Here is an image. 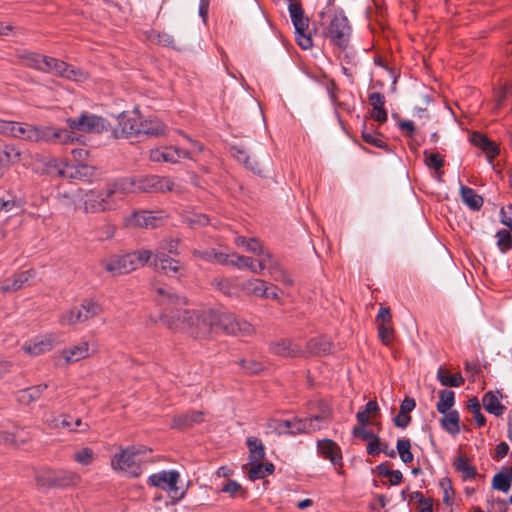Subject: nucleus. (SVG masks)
Listing matches in <instances>:
<instances>
[{
    "mask_svg": "<svg viewBox=\"0 0 512 512\" xmlns=\"http://www.w3.org/2000/svg\"><path fill=\"white\" fill-rule=\"evenodd\" d=\"M77 197L85 213H99L115 208V201L108 196L107 189L79 191Z\"/></svg>",
    "mask_w": 512,
    "mask_h": 512,
    "instance_id": "0eeeda50",
    "label": "nucleus"
},
{
    "mask_svg": "<svg viewBox=\"0 0 512 512\" xmlns=\"http://www.w3.org/2000/svg\"><path fill=\"white\" fill-rule=\"evenodd\" d=\"M492 488L504 493H507L510 490L511 483L503 471L494 475L492 479Z\"/></svg>",
    "mask_w": 512,
    "mask_h": 512,
    "instance_id": "49530a36",
    "label": "nucleus"
},
{
    "mask_svg": "<svg viewBox=\"0 0 512 512\" xmlns=\"http://www.w3.org/2000/svg\"><path fill=\"white\" fill-rule=\"evenodd\" d=\"M166 125L157 118L144 119L141 127V134L152 137H160L166 135Z\"/></svg>",
    "mask_w": 512,
    "mask_h": 512,
    "instance_id": "a878e982",
    "label": "nucleus"
},
{
    "mask_svg": "<svg viewBox=\"0 0 512 512\" xmlns=\"http://www.w3.org/2000/svg\"><path fill=\"white\" fill-rule=\"evenodd\" d=\"M482 403L486 411L495 416H501L505 411V406L500 403L499 398L492 391L484 394Z\"/></svg>",
    "mask_w": 512,
    "mask_h": 512,
    "instance_id": "f704fd0d",
    "label": "nucleus"
},
{
    "mask_svg": "<svg viewBox=\"0 0 512 512\" xmlns=\"http://www.w3.org/2000/svg\"><path fill=\"white\" fill-rule=\"evenodd\" d=\"M16 124L17 122L15 121L0 119V134L13 137Z\"/></svg>",
    "mask_w": 512,
    "mask_h": 512,
    "instance_id": "338daca9",
    "label": "nucleus"
},
{
    "mask_svg": "<svg viewBox=\"0 0 512 512\" xmlns=\"http://www.w3.org/2000/svg\"><path fill=\"white\" fill-rule=\"evenodd\" d=\"M66 122L70 129L87 133H101L108 130L109 126L106 119L88 112L78 118H68Z\"/></svg>",
    "mask_w": 512,
    "mask_h": 512,
    "instance_id": "1a4fd4ad",
    "label": "nucleus"
},
{
    "mask_svg": "<svg viewBox=\"0 0 512 512\" xmlns=\"http://www.w3.org/2000/svg\"><path fill=\"white\" fill-rule=\"evenodd\" d=\"M102 312L103 308L98 301L93 298L84 299L80 305L74 306L64 312L59 318V323L62 326L84 323L100 315Z\"/></svg>",
    "mask_w": 512,
    "mask_h": 512,
    "instance_id": "39448f33",
    "label": "nucleus"
},
{
    "mask_svg": "<svg viewBox=\"0 0 512 512\" xmlns=\"http://www.w3.org/2000/svg\"><path fill=\"white\" fill-rule=\"evenodd\" d=\"M501 223L512 231V206L502 207L500 211Z\"/></svg>",
    "mask_w": 512,
    "mask_h": 512,
    "instance_id": "69168bd1",
    "label": "nucleus"
},
{
    "mask_svg": "<svg viewBox=\"0 0 512 512\" xmlns=\"http://www.w3.org/2000/svg\"><path fill=\"white\" fill-rule=\"evenodd\" d=\"M151 452L143 446L128 447L115 454L111 460V465L115 470L128 473L133 477H138L141 473V462L144 461V455Z\"/></svg>",
    "mask_w": 512,
    "mask_h": 512,
    "instance_id": "20e7f679",
    "label": "nucleus"
},
{
    "mask_svg": "<svg viewBox=\"0 0 512 512\" xmlns=\"http://www.w3.org/2000/svg\"><path fill=\"white\" fill-rule=\"evenodd\" d=\"M191 253L194 258L203 260L208 263L217 262L223 265H227L229 263L228 253L218 252L213 248H207L204 250L192 249Z\"/></svg>",
    "mask_w": 512,
    "mask_h": 512,
    "instance_id": "412c9836",
    "label": "nucleus"
},
{
    "mask_svg": "<svg viewBox=\"0 0 512 512\" xmlns=\"http://www.w3.org/2000/svg\"><path fill=\"white\" fill-rule=\"evenodd\" d=\"M212 285L224 294L229 295L232 293L231 283L226 278H216L213 280Z\"/></svg>",
    "mask_w": 512,
    "mask_h": 512,
    "instance_id": "0e129e2a",
    "label": "nucleus"
},
{
    "mask_svg": "<svg viewBox=\"0 0 512 512\" xmlns=\"http://www.w3.org/2000/svg\"><path fill=\"white\" fill-rule=\"evenodd\" d=\"M152 257L154 258V267L157 271L170 277L181 275L182 265L178 260L169 257L163 252L152 253Z\"/></svg>",
    "mask_w": 512,
    "mask_h": 512,
    "instance_id": "ddd939ff",
    "label": "nucleus"
},
{
    "mask_svg": "<svg viewBox=\"0 0 512 512\" xmlns=\"http://www.w3.org/2000/svg\"><path fill=\"white\" fill-rule=\"evenodd\" d=\"M351 28L348 19L343 14H336L328 25L325 35L341 49L347 47Z\"/></svg>",
    "mask_w": 512,
    "mask_h": 512,
    "instance_id": "9d476101",
    "label": "nucleus"
},
{
    "mask_svg": "<svg viewBox=\"0 0 512 512\" xmlns=\"http://www.w3.org/2000/svg\"><path fill=\"white\" fill-rule=\"evenodd\" d=\"M245 249L250 253L258 255L260 258H262L265 253H270L264 249L261 242L256 238H250Z\"/></svg>",
    "mask_w": 512,
    "mask_h": 512,
    "instance_id": "603ef678",
    "label": "nucleus"
},
{
    "mask_svg": "<svg viewBox=\"0 0 512 512\" xmlns=\"http://www.w3.org/2000/svg\"><path fill=\"white\" fill-rule=\"evenodd\" d=\"M250 464L251 467L249 468L247 475L252 481L263 479L271 475L275 470L274 464L270 462L261 463V461H259Z\"/></svg>",
    "mask_w": 512,
    "mask_h": 512,
    "instance_id": "c756f323",
    "label": "nucleus"
},
{
    "mask_svg": "<svg viewBox=\"0 0 512 512\" xmlns=\"http://www.w3.org/2000/svg\"><path fill=\"white\" fill-rule=\"evenodd\" d=\"M314 417L286 421L285 426L291 428L293 433H312L323 428V425H314Z\"/></svg>",
    "mask_w": 512,
    "mask_h": 512,
    "instance_id": "393cba45",
    "label": "nucleus"
},
{
    "mask_svg": "<svg viewBox=\"0 0 512 512\" xmlns=\"http://www.w3.org/2000/svg\"><path fill=\"white\" fill-rule=\"evenodd\" d=\"M202 421L203 413L200 411H192L175 416L172 420L171 427L176 429H186L194 424L201 423Z\"/></svg>",
    "mask_w": 512,
    "mask_h": 512,
    "instance_id": "b1692460",
    "label": "nucleus"
},
{
    "mask_svg": "<svg viewBox=\"0 0 512 512\" xmlns=\"http://www.w3.org/2000/svg\"><path fill=\"white\" fill-rule=\"evenodd\" d=\"M190 157V152L173 146L160 147L150 150V159L153 162L178 163L181 159Z\"/></svg>",
    "mask_w": 512,
    "mask_h": 512,
    "instance_id": "f8f14e48",
    "label": "nucleus"
},
{
    "mask_svg": "<svg viewBox=\"0 0 512 512\" xmlns=\"http://www.w3.org/2000/svg\"><path fill=\"white\" fill-rule=\"evenodd\" d=\"M5 155L6 163H16L21 159V152L13 146H7L4 151H1Z\"/></svg>",
    "mask_w": 512,
    "mask_h": 512,
    "instance_id": "e2e57ef3",
    "label": "nucleus"
},
{
    "mask_svg": "<svg viewBox=\"0 0 512 512\" xmlns=\"http://www.w3.org/2000/svg\"><path fill=\"white\" fill-rule=\"evenodd\" d=\"M250 463L262 461L265 458V448L262 441L257 437L247 438Z\"/></svg>",
    "mask_w": 512,
    "mask_h": 512,
    "instance_id": "72a5a7b5",
    "label": "nucleus"
},
{
    "mask_svg": "<svg viewBox=\"0 0 512 512\" xmlns=\"http://www.w3.org/2000/svg\"><path fill=\"white\" fill-rule=\"evenodd\" d=\"M289 14L295 28V32H306L309 26V18L304 15L300 3H290Z\"/></svg>",
    "mask_w": 512,
    "mask_h": 512,
    "instance_id": "4be33fe9",
    "label": "nucleus"
},
{
    "mask_svg": "<svg viewBox=\"0 0 512 512\" xmlns=\"http://www.w3.org/2000/svg\"><path fill=\"white\" fill-rule=\"evenodd\" d=\"M368 101H369V104L373 108H377V107L380 108V107H384V105H385V97L380 92H373V93H371L368 96Z\"/></svg>",
    "mask_w": 512,
    "mask_h": 512,
    "instance_id": "774afa93",
    "label": "nucleus"
},
{
    "mask_svg": "<svg viewBox=\"0 0 512 512\" xmlns=\"http://www.w3.org/2000/svg\"><path fill=\"white\" fill-rule=\"evenodd\" d=\"M440 486L443 489V501L446 504H450L452 501V498L454 496V491L452 488L451 481L449 479L445 478L440 482Z\"/></svg>",
    "mask_w": 512,
    "mask_h": 512,
    "instance_id": "680f3d73",
    "label": "nucleus"
},
{
    "mask_svg": "<svg viewBox=\"0 0 512 512\" xmlns=\"http://www.w3.org/2000/svg\"><path fill=\"white\" fill-rule=\"evenodd\" d=\"M379 412V406L376 401L370 400L364 410L358 411L356 414L357 421L360 425L366 426L369 423V419L374 418Z\"/></svg>",
    "mask_w": 512,
    "mask_h": 512,
    "instance_id": "79ce46f5",
    "label": "nucleus"
},
{
    "mask_svg": "<svg viewBox=\"0 0 512 512\" xmlns=\"http://www.w3.org/2000/svg\"><path fill=\"white\" fill-rule=\"evenodd\" d=\"M47 388V384H38L19 390L17 392V400L20 404L30 405L31 403L39 400Z\"/></svg>",
    "mask_w": 512,
    "mask_h": 512,
    "instance_id": "5701e85b",
    "label": "nucleus"
},
{
    "mask_svg": "<svg viewBox=\"0 0 512 512\" xmlns=\"http://www.w3.org/2000/svg\"><path fill=\"white\" fill-rule=\"evenodd\" d=\"M186 222L192 228L197 226H205L209 223V219L204 214H193L186 217Z\"/></svg>",
    "mask_w": 512,
    "mask_h": 512,
    "instance_id": "13d9d810",
    "label": "nucleus"
},
{
    "mask_svg": "<svg viewBox=\"0 0 512 512\" xmlns=\"http://www.w3.org/2000/svg\"><path fill=\"white\" fill-rule=\"evenodd\" d=\"M241 290L248 296L262 297L266 292V282L260 279H250L242 283Z\"/></svg>",
    "mask_w": 512,
    "mask_h": 512,
    "instance_id": "c9c22d12",
    "label": "nucleus"
},
{
    "mask_svg": "<svg viewBox=\"0 0 512 512\" xmlns=\"http://www.w3.org/2000/svg\"><path fill=\"white\" fill-rule=\"evenodd\" d=\"M318 453L329 460L332 465H340L342 452L339 445L331 439H323L317 443Z\"/></svg>",
    "mask_w": 512,
    "mask_h": 512,
    "instance_id": "a211bd4d",
    "label": "nucleus"
},
{
    "mask_svg": "<svg viewBox=\"0 0 512 512\" xmlns=\"http://www.w3.org/2000/svg\"><path fill=\"white\" fill-rule=\"evenodd\" d=\"M106 189L108 196L114 199L115 203L126 194L138 192L136 180L132 178L119 179L109 184Z\"/></svg>",
    "mask_w": 512,
    "mask_h": 512,
    "instance_id": "2eb2a0df",
    "label": "nucleus"
},
{
    "mask_svg": "<svg viewBox=\"0 0 512 512\" xmlns=\"http://www.w3.org/2000/svg\"><path fill=\"white\" fill-rule=\"evenodd\" d=\"M155 293H156V301L160 305H165V304L185 305L187 303V301L184 297H180V296L176 295L169 288L156 287Z\"/></svg>",
    "mask_w": 512,
    "mask_h": 512,
    "instance_id": "c85d7f7f",
    "label": "nucleus"
},
{
    "mask_svg": "<svg viewBox=\"0 0 512 512\" xmlns=\"http://www.w3.org/2000/svg\"><path fill=\"white\" fill-rule=\"evenodd\" d=\"M397 452L404 463H411L414 459L411 444L408 439H399L396 444Z\"/></svg>",
    "mask_w": 512,
    "mask_h": 512,
    "instance_id": "a18cd8bd",
    "label": "nucleus"
},
{
    "mask_svg": "<svg viewBox=\"0 0 512 512\" xmlns=\"http://www.w3.org/2000/svg\"><path fill=\"white\" fill-rule=\"evenodd\" d=\"M152 258V251L140 249L126 254H113L100 260V266L110 275L130 273L146 265Z\"/></svg>",
    "mask_w": 512,
    "mask_h": 512,
    "instance_id": "7ed1b4c3",
    "label": "nucleus"
},
{
    "mask_svg": "<svg viewBox=\"0 0 512 512\" xmlns=\"http://www.w3.org/2000/svg\"><path fill=\"white\" fill-rule=\"evenodd\" d=\"M35 276V271L30 269L13 275L2 281L0 290L3 293L15 292L22 288Z\"/></svg>",
    "mask_w": 512,
    "mask_h": 512,
    "instance_id": "6ab92c4d",
    "label": "nucleus"
},
{
    "mask_svg": "<svg viewBox=\"0 0 512 512\" xmlns=\"http://www.w3.org/2000/svg\"><path fill=\"white\" fill-rule=\"evenodd\" d=\"M461 199L472 210H479L483 205V198L472 188L462 185L460 187Z\"/></svg>",
    "mask_w": 512,
    "mask_h": 512,
    "instance_id": "473e14b6",
    "label": "nucleus"
},
{
    "mask_svg": "<svg viewBox=\"0 0 512 512\" xmlns=\"http://www.w3.org/2000/svg\"><path fill=\"white\" fill-rule=\"evenodd\" d=\"M241 368L249 374H256L260 372L263 369V366L261 363L255 361V360H246L242 359L239 362Z\"/></svg>",
    "mask_w": 512,
    "mask_h": 512,
    "instance_id": "6e6d98bb",
    "label": "nucleus"
},
{
    "mask_svg": "<svg viewBox=\"0 0 512 512\" xmlns=\"http://www.w3.org/2000/svg\"><path fill=\"white\" fill-rule=\"evenodd\" d=\"M233 156L237 159L238 162L244 164L248 169L255 173H260L261 169L259 163L252 159L245 150L239 147L232 148Z\"/></svg>",
    "mask_w": 512,
    "mask_h": 512,
    "instance_id": "ea45409f",
    "label": "nucleus"
},
{
    "mask_svg": "<svg viewBox=\"0 0 512 512\" xmlns=\"http://www.w3.org/2000/svg\"><path fill=\"white\" fill-rule=\"evenodd\" d=\"M61 354L67 363L77 362L89 355V344L88 342H81L71 348L64 349Z\"/></svg>",
    "mask_w": 512,
    "mask_h": 512,
    "instance_id": "bb28decb",
    "label": "nucleus"
},
{
    "mask_svg": "<svg viewBox=\"0 0 512 512\" xmlns=\"http://www.w3.org/2000/svg\"><path fill=\"white\" fill-rule=\"evenodd\" d=\"M148 39L153 42L163 46H172L173 38L170 34L166 32H158V31H150L148 34Z\"/></svg>",
    "mask_w": 512,
    "mask_h": 512,
    "instance_id": "de8ad7c7",
    "label": "nucleus"
},
{
    "mask_svg": "<svg viewBox=\"0 0 512 512\" xmlns=\"http://www.w3.org/2000/svg\"><path fill=\"white\" fill-rule=\"evenodd\" d=\"M161 320L171 330H182L195 338H205L213 330L239 337H250L255 328L244 319L231 313H218L213 310H172L161 314Z\"/></svg>",
    "mask_w": 512,
    "mask_h": 512,
    "instance_id": "f257e3e1",
    "label": "nucleus"
},
{
    "mask_svg": "<svg viewBox=\"0 0 512 512\" xmlns=\"http://www.w3.org/2000/svg\"><path fill=\"white\" fill-rule=\"evenodd\" d=\"M116 228L114 225L110 223H105L102 227H100L97 233V239L104 241L111 239L115 234Z\"/></svg>",
    "mask_w": 512,
    "mask_h": 512,
    "instance_id": "bf43d9fd",
    "label": "nucleus"
},
{
    "mask_svg": "<svg viewBox=\"0 0 512 512\" xmlns=\"http://www.w3.org/2000/svg\"><path fill=\"white\" fill-rule=\"evenodd\" d=\"M76 140V137L72 131L67 129H58L56 135V142L61 144L73 143Z\"/></svg>",
    "mask_w": 512,
    "mask_h": 512,
    "instance_id": "052dcab7",
    "label": "nucleus"
},
{
    "mask_svg": "<svg viewBox=\"0 0 512 512\" xmlns=\"http://www.w3.org/2000/svg\"><path fill=\"white\" fill-rule=\"evenodd\" d=\"M424 161H425V164L429 167V168H433L435 170H439L443 167L444 165V160L443 158L440 156V154L438 153H433V152H428V151H425L424 152Z\"/></svg>",
    "mask_w": 512,
    "mask_h": 512,
    "instance_id": "8fccbe9b",
    "label": "nucleus"
},
{
    "mask_svg": "<svg viewBox=\"0 0 512 512\" xmlns=\"http://www.w3.org/2000/svg\"><path fill=\"white\" fill-rule=\"evenodd\" d=\"M362 139L364 142H366L370 145H373L375 147H378V148L386 147L385 142L380 137H378L376 134H374L370 131L363 130L362 131Z\"/></svg>",
    "mask_w": 512,
    "mask_h": 512,
    "instance_id": "5fc2aeb1",
    "label": "nucleus"
},
{
    "mask_svg": "<svg viewBox=\"0 0 512 512\" xmlns=\"http://www.w3.org/2000/svg\"><path fill=\"white\" fill-rule=\"evenodd\" d=\"M239 269H249L251 272L260 274L264 269H273L278 267V261L271 253H265L262 258L256 262L250 257L229 254V263Z\"/></svg>",
    "mask_w": 512,
    "mask_h": 512,
    "instance_id": "6e6552de",
    "label": "nucleus"
},
{
    "mask_svg": "<svg viewBox=\"0 0 512 512\" xmlns=\"http://www.w3.org/2000/svg\"><path fill=\"white\" fill-rule=\"evenodd\" d=\"M270 351L281 357H299L303 354L301 347L289 339H281L270 344Z\"/></svg>",
    "mask_w": 512,
    "mask_h": 512,
    "instance_id": "aec40b11",
    "label": "nucleus"
},
{
    "mask_svg": "<svg viewBox=\"0 0 512 512\" xmlns=\"http://www.w3.org/2000/svg\"><path fill=\"white\" fill-rule=\"evenodd\" d=\"M22 64L35 70L52 73L76 82H82L87 75L80 69H76L69 64L49 56H44L36 52L25 51L18 55Z\"/></svg>",
    "mask_w": 512,
    "mask_h": 512,
    "instance_id": "f03ea898",
    "label": "nucleus"
},
{
    "mask_svg": "<svg viewBox=\"0 0 512 512\" xmlns=\"http://www.w3.org/2000/svg\"><path fill=\"white\" fill-rule=\"evenodd\" d=\"M60 343L59 335L49 333L42 336L35 337L33 340L27 341L22 345V350L32 356L36 357L43 353L49 352L53 347Z\"/></svg>",
    "mask_w": 512,
    "mask_h": 512,
    "instance_id": "9b49d317",
    "label": "nucleus"
},
{
    "mask_svg": "<svg viewBox=\"0 0 512 512\" xmlns=\"http://www.w3.org/2000/svg\"><path fill=\"white\" fill-rule=\"evenodd\" d=\"M512 231L501 229L496 233L497 246L502 253L512 249Z\"/></svg>",
    "mask_w": 512,
    "mask_h": 512,
    "instance_id": "c03bdc74",
    "label": "nucleus"
},
{
    "mask_svg": "<svg viewBox=\"0 0 512 512\" xmlns=\"http://www.w3.org/2000/svg\"><path fill=\"white\" fill-rule=\"evenodd\" d=\"M330 350H331V343L324 336L313 338L307 343V351L313 355H320L323 353H327Z\"/></svg>",
    "mask_w": 512,
    "mask_h": 512,
    "instance_id": "58836bf2",
    "label": "nucleus"
},
{
    "mask_svg": "<svg viewBox=\"0 0 512 512\" xmlns=\"http://www.w3.org/2000/svg\"><path fill=\"white\" fill-rule=\"evenodd\" d=\"M80 475L73 471L55 470L54 488H67L80 482Z\"/></svg>",
    "mask_w": 512,
    "mask_h": 512,
    "instance_id": "cd10ccee",
    "label": "nucleus"
},
{
    "mask_svg": "<svg viewBox=\"0 0 512 512\" xmlns=\"http://www.w3.org/2000/svg\"><path fill=\"white\" fill-rule=\"evenodd\" d=\"M454 467L462 474V478L464 480L474 479L477 475L476 468L470 465L467 458L462 455L456 458L454 461Z\"/></svg>",
    "mask_w": 512,
    "mask_h": 512,
    "instance_id": "a19ab883",
    "label": "nucleus"
},
{
    "mask_svg": "<svg viewBox=\"0 0 512 512\" xmlns=\"http://www.w3.org/2000/svg\"><path fill=\"white\" fill-rule=\"evenodd\" d=\"M163 219L150 211H141L134 213L127 220V224L133 227L153 229L162 225Z\"/></svg>",
    "mask_w": 512,
    "mask_h": 512,
    "instance_id": "f3484780",
    "label": "nucleus"
},
{
    "mask_svg": "<svg viewBox=\"0 0 512 512\" xmlns=\"http://www.w3.org/2000/svg\"><path fill=\"white\" fill-rule=\"evenodd\" d=\"M138 192L171 190L172 182L159 176H147L136 180Z\"/></svg>",
    "mask_w": 512,
    "mask_h": 512,
    "instance_id": "dca6fc26",
    "label": "nucleus"
},
{
    "mask_svg": "<svg viewBox=\"0 0 512 512\" xmlns=\"http://www.w3.org/2000/svg\"><path fill=\"white\" fill-rule=\"evenodd\" d=\"M180 474L176 470L160 471L152 474L148 478V485L160 488L166 491L172 500L176 503L185 495V490L178 486Z\"/></svg>",
    "mask_w": 512,
    "mask_h": 512,
    "instance_id": "423d86ee",
    "label": "nucleus"
},
{
    "mask_svg": "<svg viewBox=\"0 0 512 512\" xmlns=\"http://www.w3.org/2000/svg\"><path fill=\"white\" fill-rule=\"evenodd\" d=\"M437 379L446 387H460L464 378L460 373L450 374L445 368L440 367L437 371Z\"/></svg>",
    "mask_w": 512,
    "mask_h": 512,
    "instance_id": "e433bc0d",
    "label": "nucleus"
},
{
    "mask_svg": "<svg viewBox=\"0 0 512 512\" xmlns=\"http://www.w3.org/2000/svg\"><path fill=\"white\" fill-rule=\"evenodd\" d=\"M178 246L179 239L167 238L160 243L159 248L163 253L166 251L169 254H178Z\"/></svg>",
    "mask_w": 512,
    "mask_h": 512,
    "instance_id": "4d7b16f0",
    "label": "nucleus"
},
{
    "mask_svg": "<svg viewBox=\"0 0 512 512\" xmlns=\"http://www.w3.org/2000/svg\"><path fill=\"white\" fill-rule=\"evenodd\" d=\"M143 119L138 113V110H134L131 114L122 113L119 116V126L121 129L122 136L129 137L132 135L141 134Z\"/></svg>",
    "mask_w": 512,
    "mask_h": 512,
    "instance_id": "4468645a",
    "label": "nucleus"
},
{
    "mask_svg": "<svg viewBox=\"0 0 512 512\" xmlns=\"http://www.w3.org/2000/svg\"><path fill=\"white\" fill-rule=\"evenodd\" d=\"M441 419V426L451 435H457L460 433V416L458 411L451 410L443 414Z\"/></svg>",
    "mask_w": 512,
    "mask_h": 512,
    "instance_id": "2f4dec72",
    "label": "nucleus"
},
{
    "mask_svg": "<svg viewBox=\"0 0 512 512\" xmlns=\"http://www.w3.org/2000/svg\"><path fill=\"white\" fill-rule=\"evenodd\" d=\"M378 334L382 343L389 346L393 339L394 329L390 324H379Z\"/></svg>",
    "mask_w": 512,
    "mask_h": 512,
    "instance_id": "3c124183",
    "label": "nucleus"
},
{
    "mask_svg": "<svg viewBox=\"0 0 512 512\" xmlns=\"http://www.w3.org/2000/svg\"><path fill=\"white\" fill-rule=\"evenodd\" d=\"M439 401L437 402V411L441 414H445L451 411V408L455 404V393L452 390L443 389L438 393Z\"/></svg>",
    "mask_w": 512,
    "mask_h": 512,
    "instance_id": "4c0bfd02",
    "label": "nucleus"
},
{
    "mask_svg": "<svg viewBox=\"0 0 512 512\" xmlns=\"http://www.w3.org/2000/svg\"><path fill=\"white\" fill-rule=\"evenodd\" d=\"M56 128L53 127H38L39 142H56L57 135Z\"/></svg>",
    "mask_w": 512,
    "mask_h": 512,
    "instance_id": "864d4df0",
    "label": "nucleus"
},
{
    "mask_svg": "<svg viewBox=\"0 0 512 512\" xmlns=\"http://www.w3.org/2000/svg\"><path fill=\"white\" fill-rule=\"evenodd\" d=\"M13 137L31 142H39L38 127L17 122Z\"/></svg>",
    "mask_w": 512,
    "mask_h": 512,
    "instance_id": "7c9ffc66",
    "label": "nucleus"
},
{
    "mask_svg": "<svg viewBox=\"0 0 512 512\" xmlns=\"http://www.w3.org/2000/svg\"><path fill=\"white\" fill-rule=\"evenodd\" d=\"M73 459L81 465H89L94 460V453L91 448L85 447L76 451L73 455Z\"/></svg>",
    "mask_w": 512,
    "mask_h": 512,
    "instance_id": "09e8293b",
    "label": "nucleus"
},
{
    "mask_svg": "<svg viewBox=\"0 0 512 512\" xmlns=\"http://www.w3.org/2000/svg\"><path fill=\"white\" fill-rule=\"evenodd\" d=\"M55 470L44 468L35 474V480L39 486L54 488Z\"/></svg>",
    "mask_w": 512,
    "mask_h": 512,
    "instance_id": "37998d69",
    "label": "nucleus"
}]
</instances>
